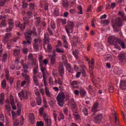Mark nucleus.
<instances>
[{"label": "nucleus", "mask_w": 126, "mask_h": 126, "mask_svg": "<svg viewBox=\"0 0 126 126\" xmlns=\"http://www.w3.org/2000/svg\"><path fill=\"white\" fill-rule=\"evenodd\" d=\"M39 67L40 71L42 72L43 75V84L45 86V91L46 93V96L48 97V98H51V93L49 91V89L47 87V78L46 75H48V73L47 71L46 67L43 66V64L40 63L39 64Z\"/></svg>", "instance_id": "f257e3e1"}, {"label": "nucleus", "mask_w": 126, "mask_h": 126, "mask_svg": "<svg viewBox=\"0 0 126 126\" xmlns=\"http://www.w3.org/2000/svg\"><path fill=\"white\" fill-rule=\"evenodd\" d=\"M49 35L47 33H46L44 34V44H43L44 48L45 49V51L46 52L50 53L51 51L52 50V46H51V44H48L49 43V39L48 37Z\"/></svg>", "instance_id": "f03ea898"}, {"label": "nucleus", "mask_w": 126, "mask_h": 126, "mask_svg": "<svg viewBox=\"0 0 126 126\" xmlns=\"http://www.w3.org/2000/svg\"><path fill=\"white\" fill-rule=\"evenodd\" d=\"M39 113L40 115H42L43 117V120H44L46 126H51V120L49 118L46 113H44V109L43 108H40L39 109Z\"/></svg>", "instance_id": "7ed1b4c3"}, {"label": "nucleus", "mask_w": 126, "mask_h": 126, "mask_svg": "<svg viewBox=\"0 0 126 126\" xmlns=\"http://www.w3.org/2000/svg\"><path fill=\"white\" fill-rule=\"evenodd\" d=\"M65 99L64 94L63 92H60L59 94L57 96V100L58 101V105L63 107L64 103V101Z\"/></svg>", "instance_id": "20e7f679"}, {"label": "nucleus", "mask_w": 126, "mask_h": 126, "mask_svg": "<svg viewBox=\"0 0 126 126\" xmlns=\"http://www.w3.org/2000/svg\"><path fill=\"white\" fill-rule=\"evenodd\" d=\"M112 23L113 25V29L115 32H118L119 30L116 29V27L115 26H118V27H120L123 26V21L122 20L120 19L119 18H117L115 19V21L112 22Z\"/></svg>", "instance_id": "39448f33"}, {"label": "nucleus", "mask_w": 126, "mask_h": 126, "mask_svg": "<svg viewBox=\"0 0 126 126\" xmlns=\"http://www.w3.org/2000/svg\"><path fill=\"white\" fill-rule=\"evenodd\" d=\"M120 39L118 38H117L116 36L114 35L109 36L108 38V42L109 43L111 44L114 45L115 46L117 45V42Z\"/></svg>", "instance_id": "423d86ee"}, {"label": "nucleus", "mask_w": 126, "mask_h": 126, "mask_svg": "<svg viewBox=\"0 0 126 126\" xmlns=\"http://www.w3.org/2000/svg\"><path fill=\"white\" fill-rule=\"evenodd\" d=\"M32 33H33L34 35H35L37 34V32H36V29L34 27L33 28V31L25 32V38L28 39L29 40H32Z\"/></svg>", "instance_id": "0eeeda50"}, {"label": "nucleus", "mask_w": 126, "mask_h": 126, "mask_svg": "<svg viewBox=\"0 0 126 126\" xmlns=\"http://www.w3.org/2000/svg\"><path fill=\"white\" fill-rule=\"evenodd\" d=\"M18 95L21 100L23 99L27 100L28 99V93H27V92H24L23 91H22L19 93Z\"/></svg>", "instance_id": "6e6552de"}, {"label": "nucleus", "mask_w": 126, "mask_h": 126, "mask_svg": "<svg viewBox=\"0 0 126 126\" xmlns=\"http://www.w3.org/2000/svg\"><path fill=\"white\" fill-rule=\"evenodd\" d=\"M103 119V115L101 114L97 115L94 118V123L95 124H99Z\"/></svg>", "instance_id": "1a4fd4ad"}, {"label": "nucleus", "mask_w": 126, "mask_h": 126, "mask_svg": "<svg viewBox=\"0 0 126 126\" xmlns=\"http://www.w3.org/2000/svg\"><path fill=\"white\" fill-rule=\"evenodd\" d=\"M11 33H6L5 36H4V38L2 40H1V41H2L3 43H7L9 41V38L11 37Z\"/></svg>", "instance_id": "9d476101"}, {"label": "nucleus", "mask_w": 126, "mask_h": 126, "mask_svg": "<svg viewBox=\"0 0 126 126\" xmlns=\"http://www.w3.org/2000/svg\"><path fill=\"white\" fill-rule=\"evenodd\" d=\"M49 58H50L51 63L52 65H54L56 63V55L55 52H53V56L49 55Z\"/></svg>", "instance_id": "9b49d317"}, {"label": "nucleus", "mask_w": 126, "mask_h": 126, "mask_svg": "<svg viewBox=\"0 0 126 126\" xmlns=\"http://www.w3.org/2000/svg\"><path fill=\"white\" fill-rule=\"evenodd\" d=\"M118 59L120 62H123V61L126 60V55L125 53H121L118 55Z\"/></svg>", "instance_id": "f8f14e48"}, {"label": "nucleus", "mask_w": 126, "mask_h": 126, "mask_svg": "<svg viewBox=\"0 0 126 126\" xmlns=\"http://www.w3.org/2000/svg\"><path fill=\"white\" fill-rule=\"evenodd\" d=\"M74 40H73L75 44H76V46H78V48H83L82 43L78 42V37L74 36Z\"/></svg>", "instance_id": "ddd939ff"}, {"label": "nucleus", "mask_w": 126, "mask_h": 126, "mask_svg": "<svg viewBox=\"0 0 126 126\" xmlns=\"http://www.w3.org/2000/svg\"><path fill=\"white\" fill-rule=\"evenodd\" d=\"M59 74L61 78H63V74H64V68H63V65L59 66Z\"/></svg>", "instance_id": "4468645a"}, {"label": "nucleus", "mask_w": 126, "mask_h": 126, "mask_svg": "<svg viewBox=\"0 0 126 126\" xmlns=\"http://www.w3.org/2000/svg\"><path fill=\"white\" fill-rule=\"evenodd\" d=\"M65 31L68 34V36L70 35V33H73L74 31V28L72 27H65Z\"/></svg>", "instance_id": "2eb2a0df"}, {"label": "nucleus", "mask_w": 126, "mask_h": 126, "mask_svg": "<svg viewBox=\"0 0 126 126\" xmlns=\"http://www.w3.org/2000/svg\"><path fill=\"white\" fill-rule=\"evenodd\" d=\"M120 88L122 90H125L126 89V80H121L120 84Z\"/></svg>", "instance_id": "dca6fc26"}, {"label": "nucleus", "mask_w": 126, "mask_h": 126, "mask_svg": "<svg viewBox=\"0 0 126 126\" xmlns=\"http://www.w3.org/2000/svg\"><path fill=\"white\" fill-rule=\"evenodd\" d=\"M22 75L23 77L25 78V80H29L30 79V76L27 75V73H28V70H22Z\"/></svg>", "instance_id": "f3484780"}, {"label": "nucleus", "mask_w": 126, "mask_h": 126, "mask_svg": "<svg viewBox=\"0 0 126 126\" xmlns=\"http://www.w3.org/2000/svg\"><path fill=\"white\" fill-rule=\"evenodd\" d=\"M94 59H92L91 62H88V64H89L90 66V70H93L94 69Z\"/></svg>", "instance_id": "a211bd4d"}, {"label": "nucleus", "mask_w": 126, "mask_h": 126, "mask_svg": "<svg viewBox=\"0 0 126 126\" xmlns=\"http://www.w3.org/2000/svg\"><path fill=\"white\" fill-rule=\"evenodd\" d=\"M62 39H63V42L64 47H65V48H66V49L68 48V42L66 41V36L64 35H63Z\"/></svg>", "instance_id": "6ab92c4d"}, {"label": "nucleus", "mask_w": 126, "mask_h": 126, "mask_svg": "<svg viewBox=\"0 0 126 126\" xmlns=\"http://www.w3.org/2000/svg\"><path fill=\"white\" fill-rule=\"evenodd\" d=\"M5 108L7 111L9 112L11 111V107H10V103L8 100V99H6L5 101Z\"/></svg>", "instance_id": "aec40b11"}, {"label": "nucleus", "mask_w": 126, "mask_h": 126, "mask_svg": "<svg viewBox=\"0 0 126 126\" xmlns=\"http://www.w3.org/2000/svg\"><path fill=\"white\" fill-rule=\"evenodd\" d=\"M65 64H66V70H68L70 73H73L74 70H73V69H72L70 64L67 63Z\"/></svg>", "instance_id": "412c9836"}, {"label": "nucleus", "mask_w": 126, "mask_h": 126, "mask_svg": "<svg viewBox=\"0 0 126 126\" xmlns=\"http://www.w3.org/2000/svg\"><path fill=\"white\" fill-rule=\"evenodd\" d=\"M33 81L34 83L35 84L36 86L38 85V79L36 74H33L32 76Z\"/></svg>", "instance_id": "4be33fe9"}, {"label": "nucleus", "mask_w": 126, "mask_h": 126, "mask_svg": "<svg viewBox=\"0 0 126 126\" xmlns=\"http://www.w3.org/2000/svg\"><path fill=\"white\" fill-rule=\"evenodd\" d=\"M117 43L119 44L121 47L123 49L126 48L125 43L124 42H123L121 39L118 40V41L117 42Z\"/></svg>", "instance_id": "5701e85b"}, {"label": "nucleus", "mask_w": 126, "mask_h": 126, "mask_svg": "<svg viewBox=\"0 0 126 126\" xmlns=\"http://www.w3.org/2000/svg\"><path fill=\"white\" fill-rule=\"evenodd\" d=\"M98 106V103L97 102L94 103L92 109V111L94 113L96 112L97 111Z\"/></svg>", "instance_id": "b1692460"}, {"label": "nucleus", "mask_w": 126, "mask_h": 126, "mask_svg": "<svg viewBox=\"0 0 126 126\" xmlns=\"http://www.w3.org/2000/svg\"><path fill=\"white\" fill-rule=\"evenodd\" d=\"M20 54V49H16L13 50V55L14 56H19Z\"/></svg>", "instance_id": "393cba45"}, {"label": "nucleus", "mask_w": 126, "mask_h": 126, "mask_svg": "<svg viewBox=\"0 0 126 126\" xmlns=\"http://www.w3.org/2000/svg\"><path fill=\"white\" fill-rule=\"evenodd\" d=\"M100 23L105 26H108L110 24V21L108 19L103 20L100 21Z\"/></svg>", "instance_id": "a878e982"}, {"label": "nucleus", "mask_w": 126, "mask_h": 126, "mask_svg": "<svg viewBox=\"0 0 126 126\" xmlns=\"http://www.w3.org/2000/svg\"><path fill=\"white\" fill-rule=\"evenodd\" d=\"M0 104L2 105L3 104V101H4V94L3 93H1V94H0Z\"/></svg>", "instance_id": "bb28decb"}, {"label": "nucleus", "mask_w": 126, "mask_h": 126, "mask_svg": "<svg viewBox=\"0 0 126 126\" xmlns=\"http://www.w3.org/2000/svg\"><path fill=\"white\" fill-rule=\"evenodd\" d=\"M38 73V66H34L33 68V75H37Z\"/></svg>", "instance_id": "cd10ccee"}, {"label": "nucleus", "mask_w": 126, "mask_h": 126, "mask_svg": "<svg viewBox=\"0 0 126 126\" xmlns=\"http://www.w3.org/2000/svg\"><path fill=\"white\" fill-rule=\"evenodd\" d=\"M10 101H11V102H10V104H11L12 109L16 110V106L15 105L14 99L13 98L10 99Z\"/></svg>", "instance_id": "c85d7f7f"}, {"label": "nucleus", "mask_w": 126, "mask_h": 126, "mask_svg": "<svg viewBox=\"0 0 126 126\" xmlns=\"http://www.w3.org/2000/svg\"><path fill=\"white\" fill-rule=\"evenodd\" d=\"M74 22L68 21V23H67V26L65 27H70V28H74Z\"/></svg>", "instance_id": "c756f323"}, {"label": "nucleus", "mask_w": 126, "mask_h": 126, "mask_svg": "<svg viewBox=\"0 0 126 126\" xmlns=\"http://www.w3.org/2000/svg\"><path fill=\"white\" fill-rule=\"evenodd\" d=\"M121 71V69H120L118 66H115L114 68V72L116 74L120 73V72Z\"/></svg>", "instance_id": "7c9ffc66"}, {"label": "nucleus", "mask_w": 126, "mask_h": 126, "mask_svg": "<svg viewBox=\"0 0 126 126\" xmlns=\"http://www.w3.org/2000/svg\"><path fill=\"white\" fill-rule=\"evenodd\" d=\"M62 5L63 7H67L68 4V0H63Z\"/></svg>", "instance_id": "2f4dec72"}, {"label": "nucleus", "mask_w": 126, "mask_h": 126, "mask_svg": "<svg viewBox=\"0 0 126 126\" xmlns=\"http://www.w3.org/2000/svg\"><path fill=\"white\" fill-rule=\"evenodd\" d=\"M36 103L38 106H40L42 103L41 97H36Z\"/></svg>", "instance_id": "473e14b6"}, {"label": "nucleus", "mask_w": 126, "mask_h": 126, "mask_svg": "<svg viewBox=\"0 0 126 126\" xmlns=\"http://www.w3.org/2000/svg\"><path fill=\"white\" fill-rule=\"evenodd\" d=\"M118 15H120L123 20H125L126 19V17L124 12L121 11L118 12Z\"/></svg>", "instance_id": "72a5a7b5"}, {"label": "nucleus", "mask_w": 126, "mask_h": 126, "mask_svg": "<svg viewBox=\"0 0 126 126\" xmlns=\"http://www.w3.org/2000/svg\"><path fill=\"white\" fill-rule=\"evenodd\" d=\"M6 79L7 81H8L10 83V84H12L13 83V81H14V78L12 77H6Z\"/></svg>", "instance_id": "f704fd0d"}, {"label": "nucleus", "mask_w": 126, "mask_h": 126, "mask_svg": "<svg viewBox=\"0 0 126 126\" xmlns=\"http://www.w3.org/2000/svg\"><path fill=\"white\" fill-rule=\"evenodd\" d=\"M30 82V79H25V81H23L21 84V86L23 87L27 83H29Z\"/></svg>", "instance_id": "c9c22d12"}, {"label": "nucleus", "mask_w": 126, "mask_h": 126, "mask_svg": "<svg viewBox=\"0 0 126 126\" xmlns=\"http://www.w3.org/2000/svg\"><path fill=\"white\" fill-rule=\"evenodd\" d=\"M13 126H18L19 125V121L18 119H13Z\"/></svg>", "instance_id": "e433bc0d"}, {"label": "nucleus", "mask_w": 126, "mask_h": 126, "mask_svg": "<svg viewBox=\"0 0 126 126\" xmlns=\"http://www.w3.org/2000/svg\"><path fill=\"white\" fill-rule=\"evenodd\" d=\"M6 26V23L4 19H3V21L0 24V28H5Z\"/></svg>", "instance_id": "4c0bfd02"}, {"label": "nucleus", "mask_w": 126, "mask_h": 126, "mask_svg": "<svg viewBox=\"0 0 126 126\" xmlns=\"http://www.w3.org/2000/svg\"><path fill=\"white\" fill-rule=\"evenodd\" d=\"M8 24L9 27H14V22L13 20L12 19H10L8 20Z\"/></svg>", "instance_id": "58836bf2"}, {"label": "nucleus", "mask_w": 126, "mask_h": 126, "mask_svg": "<svg viewBox=\"0 0 126 126\" xmlns=\"http://www.w3.org/2000/svg\"><path fill=\"white\" fill-rule=\"evenodd\" d=\"M22 65L23 68V70H28V69H29V67L27 64L22 63Z\"/></svg>", "instance_id": "ea45409f"}, {"label": "nucleus", "mask_w": 126, "mask_h": 126, "mask_svg": "<svg viewBox=\"0 0 126 126\" xmlns=\"http://www.w3.org/2000/svg\"><path fill=\"white\" fill-rule=\"evenodd\" d=\"M1 87L2 88H5L6 87V81L5 80H3L2 82H1Z\"/></svg>", "instance_id": "a19ab883"}, {"label": "nucleus", "mask_w": 126, "mask_h": 126, "mask_svg": "<svg viewBox=\"0 0 126 126\" xmlns=\"http://www.w3.org/2000/svg\"><path fill=\"white\" fill-rule=\"evenodd\" d=\"M62 60L64 63L67 64L68 63L67 60L66 59V57L65 55H63L62 57Z\"/></svg>", "instance_id": "79ce46f5"}, {"label": "nucleus", "mask_w": 126, "mask_h": 126, "mask_svg": "<svg viewBox=\"0 0 126 126\" xmlns=\"http://www.w3.org/2000/svg\"><path fill=\"white\" fill-rule=\"evenodd\" d=\"M49 83L51 85H54V79H53L52 77H51V76L49 77Z\"/></svg>", "instance_id": "37998d69"}, {"label": "nucleus", "mask_w": 126, "mask_h": 126, "mask_svg": "<svg viewBox=\"0 0 126 126\" xmlns=\"http://www.w3.org/2000/svg\"><path fill=\"white\" fill-rule=\"evenodd\" d=\"M60 117L58 118V121H61L62 120L64 119V116H63V114L62 112L60 113L59 115Z\"/></svg>", "instance_id": "c03bdc74"}, {"label": "nucleus", "mask_w": 126, "mask_h": 126, "mask_svg": "<svg viewBox=\"0 0 126 126\" xmlns=\"http://www.w3.org/2000/svg\"><path fill=\"white\" fill-rule=\"evenodd\" d=\"M32 65H34V66H38V63H37V60L33 59L32 62Z\"/></svg>", "instance_id": "a18cd8bd"}, {"label": "nucleus", "mask_w": 126, "mask_h": 126, "mask_svg": "<svg viewBox=\"0 0 126 126\" xmlns=\"http://www.w3.org/2000/svg\"><path fill=\"white\" fill-rule=\"evenodd\" d=\"M39 46L37 44H33V48L35 51L37 52L39 50Z\"/></svg>", "instance_id": "49530a36"}, {"label": "nucleus", "mask_w": 126, "mask_h": 126, "mask_svg": "<svg viewBox=\"0 0 126 126\" xmlns=\"http://www.w3.org/2000/svg\"><path fill=\"white\" fill-rule=\"evenodd\" d=\"M35 119V117L34 116V114H33L32 113H31L30 114V120L31 122H32L33 121H34Z\"/></svg>", "instance_id": "de8ad7c7"}, {"label": "nucleus", "mask_w": 126, "mask_h": 126, "mask_svg": "<svg viewBox=\"0 0 126 126\" xmlns=\"http://www.w3.org/2000/svg\"><path fill=\"white\" fill-rule=\"evenodd\" d=\"M19 27L21 28V30L22 31H23L26 28L25 24H19Z\"/></svg>", "instance_id": "09e8293b"}, {"label": "nucleus", "mask_w": 126, "mask_h": 126, "mask_svg": "<svg viewBox=\"0 0 126 126\" xmlns=\"http://www.w3.org/2000/svg\"><path fill=\"white\" fill-rule=\"evenodd\" d=\"M4 73L5 74V77H9V70L7 68H6L4 70Z\"/></svg>", "instance_id": "8fccbe9b"}, {"label": "nucleus", "mask_w": 126, "mask_h": 126, "mask_svg": "<svg viewBox=\"0 0 126 126\" xmlns=\"http://www.w3.org/2000/svg\"><path fill=\"white\" fill-rule=\"evenodd\" d=\"M7 58V54L6 53L3 54V58L2 59H1V62H5Z\"/></svg>", "instance_id": "3c124183"}, {"label": "nucleus", "mask_w": 126, "mask_h": 126, "mask_svg": "<svg viewBox=\"0 0 126 126\" xmlns=\"http://www.w3.org/2000/svg\"><path fill=\"white\" fill-rule=\"evenodd\" d=\"M87 94V92L85 90H83V89H81L80 90V94L82 96H85Z\"/></svg>", "instance_id": "603ef678"}, {"label": "nucleus", "mask_w": 126, "mask_h": 126, "mask_svg": "<svg viewBox=\"0 0 126 126\" xmlns=\"http://www.w3.org/2000/svg\"><path fill=\"white\" fill-rule=\"evenodd\" d=\"M34 93L35 94L36 98L41 97L40 94H39V92L37 90H36L35 91H34Z\"/></svg>", "instance_id": "864d4df0"}, {"label": "nucleus", "mask_w": 126, "mask_h": 126, "mask_svg": "<svg viewBox=\"0 0 126 126\" xmlns=\"http://www.w3.org/2000/svg\"><path fill=\"white\" fill-rule=\"evenodd\" d=\"M34 44H37L38 42L40 43L41 42V39L39 38H35L33 40Z\"/></svg>", "instance_id": "5fc2aeb1"}, {"label": "nucleus", "mask_w": 126, "mask_h": 126, "mask_svg": "<svg viewBox=\"0 0 126 126\" xmlns=\"http://www.w3.org/2000/svg\"><path fill=\"white\" fill-rule=\"evenodd\" d=\"M56 51H57V53H64V51L63 50V49L57 48Z\"/></svg>", "instance_id": "6e6d98bb"}, {"label": "nucleus", "mask_w": 126, "mask_h": 126, "mask_svg": "<svg viewBox=\"0 0 126 126\" xmlns=\"http://www.w3.org/2000/svg\"><path fill=\"white\" fill-rule=\"evenodd\" d=\"M73 55L75 56L76 59L78 58V51H74L72 52Z\"/></svg>", "instance_id": "4d7b16f0"}, {"label": "nucleus", "mask_w": 126, "mask_h": 126, "mask_svg": "<svg viewBox=\"0 0 126 126\" xmlns=\"http://www.w3.org/2000/svg\"><path fill=\"white\" fill-rule=\"evenodd\" d=\"M0 120L1 122H4V115L2 113L0 114Z\"/></svg>", "instance_id": "13d9d810"}, {"label": "nucleus", "mask_w": 126, "mask_h": 126, "mask_svg": "<svg viewBox=\"0 0 126 126\" xmlns=\"http://www.w3.org/2000/svg\"><path fill=\"white\" fill-rule=\"evenodd\" d=\"M34 57L32 54H30L28 55V60H34Z\"/></svg>", "instance_id": "bf43d9fd"}, {"label": "nucleus", "mask_w": 126, "mask_h": 126, "mask_svg": "<svg viewBox=\"0 0 126 126\" xmlns=\"http://www.w3.org/2000/svg\"><path fill=\"white\" fill-rule=\"evenodd\" d=\"M54 14L56 16L59 15V8H55V9Z\"/></svg>", "instance_id": "052dcab7"}, {"label": "nucleus", "mask_w": 126, "mask_h": 126, "mask_svg": "<svg viewBox=\"0 0 126 126\" xmlns=\"http://www.w3.org/2000/svg\"><path fill=\"white\" fill-rule=\"evenodd\" d=\"M51 28L53 30H55L56 29V24L54 23V22H51Z\"/></svg>", "instance_id": "680f3d73"}, {"label": "nucleus", "mask_w": 126, "mask_h": 126, "mask_svg": "<svg viewBox=\"0 0 126 126\" xmlns=\"http://www.w3.org/2000/svg\"><path fill=\"white\" fill-rule=\"evenodd\" d=\"M36 126H44L43 122H37L36 123Z\"/></svg>", "instance_id": "e2e57ef3"}, {"label": "nucleus", "mask_w": 126, "mask_h": 126, "mask_svg": "<svg viewBox=\"0 0 126 126\" xmlns=\"http://www.w3.org/2000/svg\"><path fill=\"white\" fill-rule=\"evenodd\" d=\"M78 9L79 11V13L80 14H83L82 8H81V6L80 5L78 6Z\"/></svg>", "instance_id": "0e129e2a"}, {"label": "nucleus", "mask_w": 126, "mask_h": 126, "mask_svg": "<svg viewBox=\"0 0 126 126\" xmlns=\"http://www.w3.org/2000/svg\"><path fill=\"white\" fill-rule=\"evenodd\" d=\"M22 4H23V5H22L23 8L26 9L28 7V5L25 2H23Z\"/></svg>", "instance_id": "69168bd1"}, {"label": "nucleus", "mask_w": 126, "mask_h": 126, "mask_svg": "<svg viewBox=\"0 0 126 126\" xmlns=\"http://www.w3.org/2000/svg\"><path fill=\"white\" fill-rule=\"evenodd\" d=\"M83 111L85 116L88 115V111H87V109L86 108H84Z\"/></svg>", "instance_id": "338daca9"}, {"label": "nucleus", "mask_w": 126, "mask_h": 126, "mask_svg": "<svg viewBox=\"0 0 126 126\" xmlns=\"http://www.w3.org/2000/svg\"><path fill=\"white\" fill-rule=\"evenodd\" d=\"M14 27H9V28H6V32H9L12 31V29Z\"/></svg>", "instance_id": "774afa93"}]
</instances>
